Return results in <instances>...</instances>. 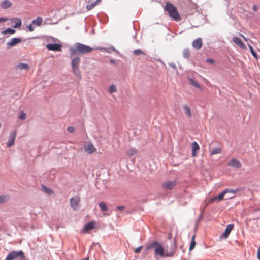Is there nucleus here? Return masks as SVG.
Here are the masks:
<instances>
[{"instance_id":"nucleus-1","label":"nucleus","mask_w":260,"mask_h":260,"mask_svg":"<svg viewBox=\"0 0 260 260\" xmlns=\"http://www.w3.org/2000/svg\"><path fill=\"white\" fill-rule=\"evenodd\" d=\"M146 249L147 250L154 249L155 257L159 256L161 257H172L174 255L176 251V244L175 242L174 244L170 247L165 250L160 243L157 241H154L149 244Z\"/></svg>"},{"instance_id":"nucleus-2","label":"nucleus","mask_w":260,"mask_h":260,"mask_svg":"<svg viewBox=\"0 0 260 260\" xmlns=\"http://www.w3.org/2000/svg\"><path fill=\"white\" fill-rule=\"evenodd\" d=\"M94 48L86 45L77 43L73 47L70 48L71 55H74L76 54H86L93 51Z\"/></svg>"},{"instance_id":"nucleus-3","label":"nucleus","mask_w":260,"mask_h":260,"mask_svg":"<svg viewBox=\"0 0 260 260\" xmlns=\"http://www.w3.org/2000/svg\"><path fill=\"white\" fill-rule=\"evenodd\" d=\"M165 10L168 12V14L173 20L176 21L181 20V17L178 12L177 8L173 4L170 3H167L165 7Z\"/></svg>"},{"instance_id":"nucleus-4","label":"nucleus","mask_w":260,"mask_h":260,"mask_svg":"<svg viewBox=\"0 0 260 260\" xmlns=\"http://www.w3.org/2000/svg\"><path fill=\"white\" fill-rule=\"evenodd\" d=\"M80 62V58L79 57H75L72 60L71 66L74 74L79 79H81L82 75L79 68Z\"/></svg>"},{"instance_id":"nucleus-5","label":"nucleus","mask_w":260,"mask_h":260,"mask_svg":"<svg viewBox=\"0 0 260 260\" xmlns=\"http://www.w3.org/2000/svg\"><path fill=\"white\" fill-rule=\"evenodd\" d=\"M237 190H233L232 189H226L221 192L218 196L213 197L210 200V202H213L215 201H220L223 199L224 196L227 193H235Z\"/></svg>"},{"instance_id":"nucleus-6","label":"nucleus","mask_w":260,"mask_h":260,"mask_svg":"<svg viewBox=\"0 0 260 260\" xmlns=\"http://www.w3.org/2000/svg\"><path fill=\"white\" fill-rule=\"evenodd\" d=\"M18 257L24 259L25 256L22 251H13L9 253L5 260H14Z\"/></svg>"},{"instance_id":"nucleus-7","label":"nucleus","mask_w":260,"mask_h":260,"mask_svg":"<svg viewBox=\"0 0 260 260\" xmlns=\"http://www.w3.org/2000/svg\"><path fill=\"white\" fill-rule=\"evenodd\" d=\"M70 206L74 210H77L80 207V198L79 196H76L70 199Z\"/></svg>"},{"instance_id":"nucleus-8","label":"nucleus","mask_w":260,"mask_h":260,"mask_svg":"<svg viewBox=\"0 0 260 260\" xmlns=\"http://www.w3.org/2000/svg\"><path fill=\"white\" fill-rule=\"evenodd\" d=\"M84 149L88 154L93 153L96 151V148L90 142H87L84 144Z\"/></svg>"},{"instance_id":"nucleus-9","label":"nucleus","mask_w":260,"mask_h":260,"mask_svg":"<svg viewBox=\"0 0 260 260\" xmlns=\"http://www.w3.org/2000/svg\"><path fill=\"white\" fill-rule=\"evenodd\" d=\"M16 133L17 132L16 131L10 132L8 142L7 143V147H11L14 144L15 140L16 137Z\"/></svg>"},{"instance_id":"nucleus-10","label":"nucleus","mask_w":260,"mask_h":260,"mask_svg":"<svg viewBox=\"0 0 260 260\" xmlns=\"http://www.w3.org/2000/svg\"><path fill=\"white\" fill-rule=\"evenodd\" d=\"M176 185L175 180L167 181L164 182L162 184V187L164 189L171 190L175 187Z\"/></svg>"},{"instance_id":"nucleus-11","label":"nucleus","mask_w":260,"mask_h":260,"mask_svg":"<svg viewBox=\"0 0 260 260\" xmlns=\"http://www.w3.org/2000/svg\"><path fill=\"white\" fill-rule=\"evenodd\" d=\"M46 47L49 50L60 51L61 50L62 45L60 44H47Z\"/></svg>"},{"instance_id":"nucleus-12","label":"nucleus","mask_w":260,"mask_h":260,"mask_svg":"<svg viewBox=\"0 0 260 260\" xmlns=\"http://www.w3.org/2000/svg\"><path fill=\"white\" fill-rule=\"evenodd\" d=\"M228 166L235 168H240L242 164L240 161L236 158L231 159L228 163Z\"/></svg>"},{"instance_id":"nucleus-13","label":"nucleus","mask_w":260,"mask_h":260,"mask_svg":"<svg viewBox=\"0 0 260 260\" xmlns=\"http://www.w3.org/2000/svg\"><path fill=\"white\" fill-rule=\"evenodd\" d=\"M233 42L241 48L246 50L247 47L245 44L242 41L240 38L237 37H234L232 39Z\"/></svg>"},{"instance_id":"nucleus-14","label":"nucleus","mask_w":260,"mask_h":260,"mask_svg":"<svg viewBox=\"0 0 260 260\" xmlns=\"http://www.w3.org/2000/svg\"><path fill=\"white\" fill-rule=\"evenodd\" d=\"M202 39L199 38L192 42V45L196 49H200L202 46Z\"/></svg>"},{"instance_id":"nucleus-15","label":"nucleus","mask_w":260,"mask_h":260,"mask_svg":"<svg viewBox=\"0 0 260 260\" xmlns=\"http://www.w3.org/2000/svg\"><path fill=\"white\" fill-rule=\"evenodd\" d=\"M22 41V39L19 38H14L10 41L7 43V45L9 47L14 46Z\"/></svg>"},{"instance_id":"nucleus-16","label":"nucleus","mask_w":260,"mask_h":260,"mask_svg":"<svg viewBox=\"0 0 260 260\" xmlns=\"http://www.w3.org/2000/svg\"><path fill=\"white\" fill-rule=\"evenodd\" d=\"M192 156L195 157L197 155V152L200 150V146L196 142L191 144Z\"/></svg>"},{"instance_id":"nucleus-17","label":"nucleus","mask_w":260,"mask_h":260,"mask_svg":"<svg viewBox=\"0 0 260 260\" xmlns=\"http://www.w3.org/2000/svg\"><path fill=\"white\" fill-rule=\"evenodd\" d=\"M12 6V3L9 0H4L0 4V7L3 9H8Z\"/></svg>"},{"instance_id":"nucleus-18","label":"nucleus","mask_w":260,"mask_h":260,"mask_svg":"<svg viewBox=\"0 0 260 260\" xmlns=\"http://www.w3.org/2000/svg\"><path fill=\"white\" fill-rule=\"evenodd\" d=\"M209 153L210 156L220 154L222 153V149L220 147L213 148L209 149Z\"/></svg>"},{"instance_id":"nucleus-19","label":"nucleus","mask_w":260,"mask_h":260,"mask_svg":"<svg viewBox=\"0 0 260 260\" xmlns=\"http://www.w3.org/2000/svg\"><path fill=\"white\" fill-rule=\"evenodd\" d=\"M233 228H234L233 224H229L226 226L224 233L222 234V237H223L225 238H227Z\"/></svg>"},{"instance_id":"nucleus-20","label":"nucleus","mask_w":260,"mask_h":260,"mask_svg":"<svg viewBox=\"0 0 260 260\" xmlns=\"http://www.w3.org/2000/svg\"><path fill=\"white\" fill-rule=\"evenodd\" d=\"M95 222L94 221H91L87 223L84 228V230L87 232L89 230H92L95 228Z\"/></svg>"},{"instance_id":"nucleus-21","label":"nucleus","mask_w":260,"mask_h":260,"mask_svg":"<svg viewBox=\"0 0 260 260\" xmlns=\"http://www.w3.org/2000/svg\"><path fill=\"white\" fill-rule=\"evenodd\" d=\"M16 68L20 70H29L30 69V67L28 64L26 63H19L17 65Z\"/></svg>"},{"instance_id":"nucleus-22","label":"nucleus","mask_w":260,"mask_h":260,"mask_svg":"<svg viewBox=\"0 0 260 260\" xmlns=\"http://www.w3.org/2000/svg\"><path fill=\"white\" fill-rule=\"evenodd\" d=\"M11 21L15 23V25L13 26L14 28H20L22 25L21 20L20 18H13L11 20Z\"/></svg>"},{"instance_id":"nucleus-23","label":"nucleus","mask_w":260,"mask_h":260,"mask_svg":"<svg viewBox=\"0 0 260 260\" xmlns=\"http://www.w3.org/2000/svg\"><path fill=\"white\" fill-rule=\"evenodd\" d=\"M183 108L184 113L186 114L188 117H192V114L191 112V110L190 107L187 105H184L183 106Z\"/></svg>"},{"instance_id":"nucleus-24","label":"nucleus","mask_w":260,"mask_h":260,"mask_svg":"<svg viewBox=\"0 0 260 260\" xmlns=\"http://www.w3.org/2000/svg\"><path fill=\"white\" fill-rule=\"evenodd\" d=\"M10 199L9 195H0V204L8 202Z\"/></svg>"},{"instance_id":"nucleus-25","label":"nucleus","mask_w":260,"mask_h":260,"mask_svg":"<svg viewBox=\"0 0 260 260\" xmlns=\"http://www.w3.org/2000/svg\"><path fill=\"white\" fill-rule=\"evenodd\" d=\"M43 21V19L41 17H38L36 19L32 20V24L36 26H39L41 25Z\"/></svg>"},{"instance_id":"nucleus-26","label":"nucleus","mask_w":260,"mask_h":260,"mask_svg":"<svg viewBox=\"0 0 260 260\" xmlns=\"http://www.w3.org/2000/svg\"><path fill=\"white\" fill-rule=\"evenodd\" d=\"M137 152L138 151L137 149L135 148H131L126 151V153L128 157H131L137 154Z\"/></svg>"},{"instance_id":"nucleus-27","label":"nucleus","mask_w":260,"mask_h":260,"mask_svg":"<svg viewBox=\"0 0 260 260\" xmlns=\"http://www.w3.org/2000/svg\"><path fill=\"white\" fill-rule=\"evenodd\" d=\"M189 81L190 83L193 86H194V87H196L197 88L202 90V88H201V86L199 85V84L197 81H196L192 78H189Z\"/></svg>"},{"instance_id":"nucleus-28","label":"nucleus","mask_w":260,"mask_h":260,"mask_svg":"<svg viewBox=\"0 0 260 260\" xmlns=\"http://www.w3.org/2000/svg\"><path fill=\"white\" fill-rule=\"evenodd\" d=\"M99 206L101 208V210L102 212H105L108 210V207L106 204L104 202H101L99 203Z\"/></svg>"},{"instance_id":"nucleus-29","label":"nucleus","mask_w":260,"mask_h":260,"mask_svg":"<svg viewBox=\"0 0 260 260\" xmlns=\"http://www.w3.org/2000/svg\"><path fill=\"white\" fill-rule=\"evenodd\" d=\"M42 188L43 190L48 194L50 195L53 193L52 190L49 187H46L44 185H42Z\"/></svg>"},{"instance_id":"nucleus-30","label":"nucleus","mask_w":260,"mask_h":260,"mask_svg":"<svg viewBox=\"0 0 260 260\" xmlns=\"http://www.w3.org/2000/svg\"><path fill=\"white\" fill-rule=\"evenodd\" d=\"M117 91V88L116 87V86L114 84L113 85H111L110 87H109V90H108V92L110 93H113L114 92H116Z\"/></svg>"},{"instance_id":"nucleus-31","label":"nucleus","mask_w":260,"mask_h":260,"mask_svg":"<svg viewBox=\"0 0 260 260\" xmlns=\"http://www.w3.org/2000/svg\"><path fill=\"white\" fill-rule=\"evenodd\" d=\"M97 2H95L94 3H89V4H88L86 6V8L87 9H88V10H91L93 8H94L96 5H97Z\"/></svg>"},{"instance_id":"nucleus-32","label":"nucleus","mask_w":260,"mask_h":260,"mask_svg":"<svg viewBox=\"0 0 260 260\" xmlns=\"http://www.w3.org/2000/svg\"><path fill=\"white\" fill-rule=\"evenodd\" d=\"M16 32V31L14 29H13L12 28H8L5 30H4L2 31L3 34H6L7 33H9L10 34H13Z\"/></svg>"},{"instance_id":"nucleus-33","label":"nucleus","mask_w":260,"mask_h":260,"mask_svg":"<svg viewBox=\"0 0 260 260\" xmlns=\"http://www.w3.org/2000/svg\"><path fill=\"white\" fill-rule=\"evenodd\" d=\"M248 46H249V49L250 50V52H251L252 55L253 56V57L255 59H257V54L254 51L253 47L250 45H249V44H248Z\"/></svg>"},{"instance_id":"nucleus-34","label":"nucleus","mask_w":260,"mask_h":260,"mask_svg":"<svg viewBox=\"0 0 260 260\" xmlns=\"http://www.w3.org/2000/svg\"><path fill=\"white\" fill-rule=\"evenodd\" d=\"M134 54L136 55H145V52H144L143 51H142L140 49H137V50H135L134 51Z\"/></svg>"},{"instance_id":"nucleus-35","label":"nucleus","mask_w":260,"mask_h":260,"mask_svg":"<svg viewBox=\"0 0 260 260\" xmlns=\"http://www.w3.org/2000/svg\"><path fill=\"white\" fill-rule=\"evenodd\" d=\"M189 51L188 49H184L183 52V56L185 58H188L189 57Z\"/></svg>"},{"instance_id":"nucleus-36","label":"nucleus","mask_w":260,"mask_h":260,"mask_svg":"<svg viewBox=\"0 0 260 260\" xmlns=\"http://www.w3.org/2000/svg\"><path fill=\"white\" fill-rule=\"evenodd\" d=\"M196 245V243L195 241H191L190 246H189V250L191 251L195 247Z\"/></svg>"},{"instance_id":"nucleus-37","label":"nucleus","mask_w":260,"mask_h":260,"mask_svg":"<svg viewBox=\"0 0 260 260\" xmlns=\"http://www.w3.org/2000/svg\"><path fill=\"white\" fill-rule=\"evenodd\" d=\"M26 118V114L24 112H22L19 115V118L20 120H24Z\"/></svg>"},{"instance_id":"nucleus-38","label":"nucleus","mask_w":260,"mask_h":260,"mask_svg":"<svg viewBox=\"0 0 260 260\" xmlns=\"http://www.w3.org/2000/svg\"><path fill=\"white\" fill-rule=\"evenodd\" d=\"M67 131L70 133H73L75 132V128L74 127L72 126L68 127Z\"/></svg>"},{"instance_id":"nucleus-39","label":"nucleus","mask_w":260,"mask_h":260,"mask_svg":"<svg viewBox=\"0 0 260 260\" xmlns=\"http://www.w3.org/2000/svg\"><path fill=\"white\" fill-rule=\"evenodd\" d=\"M142 248H143L142 246H139V247L137 248L134 250L135 252L136 253H139L140 252L141 250H142Z\"/></svg>"},{"instance_id":"nucleus-40","label":"nucleus","mask_w":260,"mask_h":260,"mask_svg":"<svg viewBox=\"0 0 260 260\" xmlns=\"http://www.w3.org/2000/svg\"><path fill=\"white\" fill-rule=\"evenodd\" d=\"M9 20L8 18L0 17V22H5Z\"/></svg>"},{"instance_id":"nucleus-41","label":"nucleus","mask_w":260,"mask_h":260,"mask_svg":"<svg viewBox=\"0 0 260 260\" xmlns=\"http://www.w3.org/2000/svg\"><path fill=\"white\" fill-rule=\"evenodd\" d=\"M28 28L29 30L31 32L33 31L35 29L34 27H32V24H30L29 26H28Z\"/></svg>"},{"instance_id":"nucleus-42","label":"nucleus","mask_w":260,"mask_h":260,"mask_svg":"<svg viewBox=\"0 0 260 260\" xmlns=\"http://www.w3.org/2000/svg\"><path fill=\"white\" fill-rule=\"evenodd\" d=\"M257 258L260 260V246L258 248V249H257Z\"/></svg>"},{"instance_id":"nucleus-43","label":"nucleus","mask_w":260,"mask_h":260,"mask_svg":"<svg viewBox=\"0 0 260 260\" xmlns=\"http://www.w3.org/2000/svg\"><path fill=\"white\" fill-rule=\"evenodd\" d=\"M117 208L119 210H123L125 209V206L123 205L117 206Z\"/></svg>"},{"instance_id":"nucleus-44","label":"nucleus","mask_w":260,"mask_h":260,"mask_svg":"<svg viewBox=\"0 0 260 260\" xmlns=\"http://www.w3.org/2000/svg\"><path fill=\"white\" fill-rule=\"evenodd\" d=\"M252 9L254 11H256L258 10V6H257L256 5H254L253 7H252Z\"/></svg>"},{"instance_id":"nucleus-45","label":"nucleus","mask_w":260,"mask_h":260,"mask_svg":"<svg viewBox=\"0 0 260 260\" xmlns=\"http://www.w3.org/2000/svg\"><path fill=\"white\" fill-rule=\"evenodd\" d=\"M239 36L241 37H242L245 41H247L248 39L242 34H239Z\"/></svg>"},{"instance_id":"nucleus-46","label":"nucleus","mask_w":260,"mask_h":260,"mask_svg":"<svg viewBox=\"0 0 260 260\" xmlns=\"http://www.w3.org/2000/svg\"><path fill=\"white\" fill-rule=\"evenodd\" d=\"M206 61L207 62L212 63H214V60L213 59H208L206 60Z\"/></svg>"},{"instance_id":"nucleus-47","label":"nucleus","mask_w":260,"mask_h":260,"mask_svg":"<svg viewBox=\"0 0 260 260\" xmlns=\"http://www.w3.org/2000/svg\"><path fill=\"white\" fill-rule=\"evenodd\" d=\"M195 237H196V235H193L192 237H191V241H195Z\"/></svg>"},{"instance_id":"nucleus-48","label":"nucleus","mask_w":260,"mask_h":260,"mask_svg":"<svg viewBox=\"0 0 260 260\" xmlns=\"http://www.w3.org/2000/svg\"><path fill=\"white\" fill-rule=\"evenodd\" d=\"M102 0H96V2H97V4H99Z\"/></svg>"},{"instance_id":"nucleus-49","label":"nucleus","mask_w":260,"mask_h":260,"mask_svg":"<svg viewBox=\"0 0 260 260\" xmlns=\"http://www.w3.org/2000/svg\"><path fill=\"white\" fill-rule=\"evenodd\" d=\"M112 49H113V50H115V49H114L113 47L112 48Z\"/></svg>"},{"instance_id":"nucleus-50","label":"nucleus","mask_w":260,"mask_h":260,"mask_svg":"<svg viewBox=\"0 0 260 260\" xmlns=\"http://www.w3.org/2000/svg\"><path fill=\"white\" fill-rule=\"evenodd\" d=\"M21 260H24L25 258L24 259H22V258H21Z\"/></svg>"}]
</instances>
